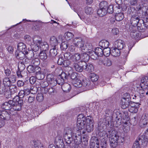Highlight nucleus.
Masks as SVG:
<instances>
[{
  "label": "nucleus",
  "mask_w": 148,
  "mask_h": 148,
  "mask_svg": "<svg viewBox=\"0 0 148 148\" xmlns=\"http://www.w3.org/2000/svg\"><path fill=\"white\" fill-rule=\"evenodd\" d=\"M107 117V118H108ZM106 119H103L98 123V129L100 132L107 133L109 136L110 145L113 148L122 143L124 141L123 138L120 136L115 131L113 130L111 125L110 126L109 121H107Z\"/></svg>",
  "instance_id": "1"
},
{
  "label": "nucleus",
  "mask_w": 148,
  "mask_h": 148,
  "mask_svg": "<svg viewBox=\"0 0 148 148\" xmlns=\"http://www.w3.org/2000/svg\"><path fill=\"white\" fill-rule=\"evenodd\" d=\"M23 104V100L20 99L18 96H15L12 100L5 102L1 106V108L5 110H9V112L12 115H15L16 111L21 110Z\"/></svg>",
  "instance_id": "2"
},
{
  "label": "nucleus",
  "mask_w": 148,
  "mask_h": 148,
  "mask_svg": "<svg viewBox=\"0 0 148 148\" xmlns=\"http://www.w3.org/2000/svg\"><path fill=\"white\" fill-rule=\"evenodd\" d=\"M75 130L72 129L70 128H66L64 133V137L65 139V141L68 144H70L72 141V138L74 134L75 133Z\"/></svg>",
  "instance_id": "3"
},
{
  "label": "nucleus",
  "mask_w": 148,
  "mask_h": 148,
  "mask_svg": "<svg viewBox=\"0 0 148 148\" xmlns=\"http://www.w3.org/2000/svg\"><path fill=\"white\" fill-rule=\"evenodd\" d=\"M86 119L83 114H80L78 116L77 121V127L78 129L77 130L79 131L84 128Z\"/></svg>",
  "instance_id": "4"
},
{
  "label": "nucleus",
  "mask_w": 148,
  "mask_h": 148,
  "mask_svg": "<svg viewBox=\"0 0 148 148\" xmlns=\"http://www.w3.org/2000/svg\"><path fill=\"white\" fill-rule=\"evenodd\" d=\"M85 122L86 130L88 132H91L93 129L94 124L92 118L90 116H87Z\"/></svg>",
  "instance_id": "5"
},
{
  "label": "nucleus",
  "mask_w": 148,
  "mask_h": 148,
  "mask_svg": "<svg viewBox=\"0 0 148 148\" xmlns=\"http://www.w3.org/2000/svg\"><path fill=\"white\" fill-rule=\"evenodd\" d=\"M72 65V67L77 71L81 72L83 71L86 67V63L85 62H79L76 63L73 62Z\"/></svg>",
  "instance_id": "6"
},
{
  "label": "nucleus",
  "mask_w": 148,
  "mask_h": 148,
  "mask_svg": "<svg viewBox=\"0 0 148 148\" xmlns=\"http://www.w3.org/2000/svg\"><path fill=\"white\" fill-rule=\"evenodd\" d=\"M78 55L76 53L72 55L70 53L66 52L64 53V57L66 60H70L73 62H76L79 58Z\"/></svg>",
  "instance_id": "7"
},
{
  "label": "nucleus",
  "mask_w": 148,
  "mask_h": 148,
  "mask_svg": "<svg viewBox=\"0 0 148 148\" xmlns=\"http://www.w3.org/2000/svg\"><path fill=\"white\" fill-rule=\"evenodd\" d=\"M72 138V141L73 140L75 143L77 145L80 144L81 142L82 137L80 131L77 130Z\"/></svg>",
  "instance_id": "8"
},
{
  "label": "nucleus",
  "mask_w": 148,
  "mask_h": 148,
  "mask_svg": "<svg viewBox=\"0 0 148 148\" xmlns=\"http://www.w3.org/2000/svg\"><path fill=\"white\" fill-rule=\"evenodd\" d=\"M141 20L139 19V17L138 15H133L130 19L131 24L134 27H136L138 25H139V22H141Z\"/></svg>",
  "instance_id": "9"
},
{
  "label": "nucleus",
  "mask_w": 148,
  "mask_h": 148,
  "mask_svg": "<svg viewBox=\"0 0 148 148\" xmlns=\"http://www.w3.org/2000/svg\"><path fill=\"white\" fill-rule=\"evenodd\" d=\"M99 141L96 137H92L90 141V148H99Z\"/></svg>",
  "instance_id": "10"
},
{
  "label": "nucleus",
  "mask_w": 148,
  "mask_h": 148,
  "mask_svg": "<svg viewBox=\"0 0 148 148\" xmlns=\"http://www.w3.org/2000/svg\"><path fill=\"white\" fill-rule=\"evenodd\" d=\"M90 82L88 79H84L82 82V88L84 91H86L90 89Z\"/></svg>",
  "instance_id": "11"
},
{
  "label": "nucleus",
  "mask_w": 148,
  "mask_h": 148,
  "mask_svg": "<svg viewBox=\"0 0 148 148\" xmlns=\"http://www.w3.org/2000/svg\"><path fill=\"white\" fill-rule=\"evenodd\" d=\"M76 54H79L78 56L79 57V58L77 60V62L80 60H81V62L86 63V62H88L89 59V56L85 52L81 53V55L79 53H77Z\"/></svg>",
  "instance_id": "12"
},
{
  "label": "nucleus",
  "mask_w": 148,
  "mask_h": 148,
  "mask_svg": "<svg viewBox=\"0 0 148 148\" xmlns=\"http://www.w3.org/2000/svg\"><path fill=\"white\" fill-rule=\"evenodd\" d=\"M73 42L76 47L79 48L83 46V44H84V42L83 41L82 38L79 37L75 38Z\"/></svg>",
  "instance_id": "13"
},
{
  "label": "nucleus",
  "mask_w": 148,
  "mask_h": 148,
  "mask_svg": "<svg viewBox=\"0 0 148 148\" xmlns=\"http://www.w3.org/2000/svg\"><path fill=\"white\" fill-rule=\"evenodd\" d=\"M130 100L125 99L124 98H122L121 100V108L123 109H125L128 107Z\"/></svg>",
  "instance_id": "14"
},
{
  "label": "nucleus",
  "mask_w": 148,
  "mask_h": 148,
  "mask_svg": "<svg viewBox=\"0 0 148 148\" xmlns=\"http://www.w3.org/2000/svg\"><path fill=\"white\" fill-rule=\"evenodd\" d=\"M125 46L124 42L121 40H117L115 42V47L119 49H122Z\"/></svg>",
  "instance_id": "15"
},
{
  "label": "nucleus",
  "mask_w": 148,
  "mask_h": 148,
  "mask_svg": "<svg viewBox=\"0 0 148 148\" xmlns=\"http://www.w3.org/2000/svg\"><path fill=\"white\" fill-rule=\"evenodd\" d=\"M36 70H38V71H36V78L38 80L43 79L45 77V75L43 73H42L41 72L40 68V67H37Z\"/></svg>",
  "instance_id": "16"
},
{
  "label": "nucleus",
  "mask_w": 148,
  "mask_h": 148,
  "mask_svg": "<svg viewBox=\"0 0 148 148\" xmlns=\"http://www.w3.org/2000/svg\"><path fill=\"white\" fill-rule=\"evenodd\" d=\"M140 88L139 89L138 91L140 94L143 95L145 94L146 95H148V86H143L142 85L140 86Z\"/></svg>",
  "instance_id": "17"
},
{
  "label": "nucleus",
  "mask_w": 148,
  "mask_h": 148,
  "mask_svg": "<svg viewBox=\"0 0 148 148\" xmlns=\"http://www.w3.org/2000/svg\"><path fill=\"white\" fill-rule=\"evenodd\" d=\"M42 39L41 38L37 36H34L32 42L33 44L36 45H40L42 42Z\"/></svg>",
  "instance_id": "18"
},
{
  "label": "nucleus",
  "mask_w": 148,
  "mask_h": 148,
  "mask_svg": "<svg viewBox=\"0 0 148 148\" xmlns=\"http://www.w3.org/2000/svg\"><path fill=\"white\" fill-rule=\"evenodd\" d=\"M50 43L51 45L53 47H57L58 42L56 38L54 36L51 37L50 38Z\"/></svg>",
  "instance_id": "19"
},
{
  "label": "nucleus",
  "mask_w": 148,
  "mask_h": 148,
  "mask_svg": "<svg viewBox=\"0 0 148 148\" xmlns=\"http://www.w3.org/2000/svg\"><path fill=\"white\" fill-rule=\"evenodd\" d=\"M62 85V88L64 92H68L70 91L71 89L70 84L66 83Z\"/></svg>",
  "instance_id": "20"
},
{
  "label": "nucleus",
  "mask_w": 148,
  "mask_h": 148,
  "mask_svg": "<svg viewBox=\"0 0 148 148\" xmlns=\"http://www.w3.org/2000/svg\"><path fill=\"white\" fill-rule=\"evenodd\" d=\"M120 49L115 47L111 50V54L113 56H120L121 53Z\"/></svg>",
  "instance_id": "21"
},
{
  "label": "nucleus",
  "mask_w": 148,
  "mask_h": 148,
  "mask_svg": "<svg viewBox=\"0 0 148 148\" xmlns=\"http://www.w3.org/2000/svg\"><path fill=\"white\" fill-rule=\"evenodd\" d=\"M60 80V79L56 80L53 78H47V81L49 82L48 84L49 83L51 86H56L57 83L60 84V83H58L59 82Z\"/></svg>",
  "instance_id": "22"
},
{
  "label": "nucleus",
  "mask_w": 148,
  "mask_h": 148,
  "mask_svg": "<svg viewBox=\"0 0 148 148\" xmlns=\"http://www.w3.org/2000/svg\"><path fill=\"white\" fill-rule=\"evenodd\" d=\"M25 55V52L23 51H18L15 52V55L16 58L20 60L24 59V58Z\"/></svg>",
  "instance_id": "23"
},
{
  "label": "nucleus",
  "mask_w": 148,
  "mask_h": 148,
  "mask_svg": "<svg viewBox=\"0 0 148 148\" xmlns=\"http://www.w3.org/2000/svg\"><path fill=\"white\" fill-rule=\"evenodd\" d=\"M17 48L19 51H22L25 52L27 49L26 45L23 42H20L18 43Z\"/></svg>",
  "instance_id": "24"
},
{
  "label": "nucleus",
  "mask_w": 148,
  "mask_h": 148,
  "mask_svg": "<svg viewBox=\"0 0 148 148\" xmlns=\"http://www.w3.org/2000/svg\"><path fill=\"white\" fill-rule=\"evenodd\" d=\"M9 117V114L5 111H3L0 113V118L2 119L7 120Z\"/></svg>",
  "instance_id": "25"
},
{
  "label": "nucleus",
  "mask_w": 148,
  "mask_h": 148,
  "mask_svg": "<svg viewBox=\"0 0 148 148\" xmlns=\"http://www.w3.org/2000/svg\"><path fill=\"white\" fill-rule=\"evenodd\" d=\"M48 84L46 82H43L40 84L41 87L42 88V91L43 93L46 94L48 92V88L47 87Z\"/></svg>",
  "instance_id": "26"
},
{
  "label": "nucleus",
  "mask_w": 148,
  "mask_h": 148,
  "mask_svg": "<svg viewBox=\"0 0 148 148\" xmlns=\"http://www.w3.org/2000/svg\"><path fill=\"white\" fill-rule=\"evenodd\" d=\"M142 139H139V140L138 141L136 140L134 143L132 148H140V143L142 142V144H143V142L142 141ZM147 142L146 141H144L143 144H146Z\"/></svg>",
  "instance_id": "27"
},
{
  "label": "nucleus",
  "mask_w": 148,
  "mask_h": 148,
  "mask_svg": "<svg viewBox=\"0 0 148 148\" xmlns=\"http://www.w3.org/2000/svg\"><path fill=\"white\" fill-rule=\"evenodd\" d=\"M122 2L127 1L131 6H136L138 5V0H121Z\"/></svg>",
  "instance_id": "28"
},
{
  "label": "nucleus",
  "mask_w": 148,
  "mask_h": 148,
  "mask_svg": "<svg viewBox=\"0 0 148 148\" xmlns=\"http://www.w3.org/2000/svg\"><path fill=\"white\" fill-rule=\"evenodd\" d=\"M41 50L46 51L49 49V45L46 42H42L39 46Z\"/></svg>",
  "instance_id": "29"
},
{
  "label": "nucleus",
  "mask_w": 148,
  "mask_h": 148,
  "mask_svg": "<svg viewBox=\"0 0 148 148\" xmlns=\"http://www.w3.org/2000/svg\"><path fill=\"white\" fill-rule=\"evenodd\" d=\"M99 44L100 46L104 49L108 47L109 42L106 40H102L99 42Z\"/></svg>",
  "instance_id": "30"
},
{
  "label": "nucleus",
  "mask_w": 148,
  "mask_h": 148,
  "mask_svg": "<svg viewBox=\"0 0 148 148\" xmlns=\"http://www.w3.org/2000/svg\"><path fill=\"white\" fill-rule=\"evenodd\" d=\"M82 81L78 78L75 80H73L72 83L75 87L79 88L82 86Z\"/></svg>",
  "instance_id": "31"
},
{
  "label": "nucleus",
  "mask_w": 148,
  "mask_h": 148,
  "mask_svg": "<svg viewBox=\"0 0 148 148\" xmlns=\"http://www.w3.org/2000/svg\"><path fill=\"white\" fill-rule=\"evenodd\" d=\"M115 19L117 21H121L124 18V16L123 13L119 12L116 13L115 16Z\"/></svg>",
  "instance_id": "32"
},
{
  "label": "nucleus",
  "mask_w": 148,
  "mask_h": 148,
  "mask_svg": "<svg viewBox=\"0 0 148 148\" xmlns=\"http://www.w3.org/2000/svg\"><path fill=\"white\" fill-rule=\"evenodd\" d=\"M57 47H53V48L51 49L50 51L49 56L52 57L56 56L58 53L57 51Z\"/></svg>",
  "instance_id": "33"
},
{
  "label": "nucleus",
  "mask_w": 148,
  "mask_h": 148,
  "mask_svg": "<svg viewBox=\"0 0 148 148\" xmlns=\"http://www.w3.org/2000/svg\"><path fill=\"white\" fill-rule=\"evenodd\" d=\"M140 86L142 85L143 86H148V77L145 76L142 77L141 80Z\"/></svg>",
  "instance_id": "34"
},
{
  "label": "nucleus",
  "mask_w": 148,
  "mask_h": 148,
  "mask_svg": "<svg viewBox=\"0 0 148 148\" xmlns=\"http://www.w3.org/2000/svg\"><path fill=\"white\" fill-rule=\"evenodd\" d=\"M86 67L84 69L86 70L88 73H90L92 72L94 70V68L93 65L90 64H87L86 63Z\"/></svg>",
  "instance_id": "35"
},
{
  "label": "nucleus",
  "mask_w": 148,
  "mask_h": 148,
  "mask_svg": "<svg viewBox=\"0 0 148 148\" xmlns=\"http://www.w3.org/2000/svg\"><path fill=\"white\" fill-rule=\"evenodd\" d=\"M98 14L100 17H103L107 13L106 10L104 9H101L100 8L97 11Z\"/></svg>",
  "instance_id": "36"
},
{
  "label": "nucleus",
  "mask_w": 148,
  "mask_h": 148,
  "mask_svg": "<svg viewBox=\"0 0 148 148\" xmlns=\"http://www.w3.org/2000/svg\"><path fill=\"white\" fill-rule=\"evenodd\" d=\"M40 59L43 61L46 60L47 58L46 51H41L39 55Z\"/></svg>",
  "instance_id": "37"
},
{
  "label": "nucleus",
  "mask_w": 148,
  "mask_h": 148,
  "mask_svg": "<svg viewBox=\"0 0 148 148\" xmlns=\"http://www.w3.org/2000/svg\"><path fill=\"white\" fill-rule=\"evenodd\" d=\"M9 90L12 95L17 93L18 92L17 87L14 85H11L10 86Z\"/></svg>",
  "instance_id": "38"
},
{
  "label": "nucleus",
  "mask_w": 148,
  "mask_h": 148,
  "mask_svg": "<svg viewBox=\"0 0 148 148\" xmlns=\"http://www.w3.org/2000/svg\"><path fill=\"white\" fill-rule=\"evenodd\" d=\"M25 53L27 58L30 60H31L34 56V54L33 51H26L25 52Z\"/></svg>",
  "instance_id": "39"
},
{
  "label": "nucleus",
  "mask_w": 148,
  "mask_h": 148,
  "mask_svg": "<svg viewBox=\"0 0 148 148\" xmlns=\"http://www.w3.org/2000/svg\"><path fill=\"white\" fill-rule=\"evenodd\" d=\"M24 39L26 43L29 45H31L32 42V38L28 35H26L24 37Z\"/></svg>",
  "instance_id": "40"
},
{
  "label": "nucleus",
  "mask_w": 148,
  "mask_h": 148,
  "mask_svg": "<svg viewBox=\"0 0 148 148\" xmlns=\"http://www.w3.org/2000/svg\"><path fill=\"white\" fill-rule=\"evenodd\" d=\"M95 53L97 56H102L103 55V52L102 49L100 47H97L95 50Z\"/></svg>",
  "instance_id": "41"
},
{
  "label": "nucleus",
  "mask_w": 148,
  "mask_h": 148,
  "mask_svg": "<svg viewBox=\"0 0 148 148\" xmlns=\"http://www.w3.org/2000/svg\"><path fill=\"white\" fill-rule=\"evenodd\" d=\"M37 67H39L38 66L36 67L33 65H30L28 66L27 68V70L29 73H33L35 72L37 70H36Z\"/></svg>",
  "instance_id": "42"
},
{
  "label": "nucleus",
  "mask_w": 148,
  "mask_h": 148,
  "mask_svg": "<svg viewBox=\"0 0 148 148\" xmlns=\"http://www.w3.org/2000/svg\"><path fill=\"white\" fill-rule=\"evenodd\" d=\"M104 65L106 66H110L112 65L111 61L108 58H106L102 61Z\"/></svg>",
  "instance_id": "43"
},
{
  "label": "nucleus",
  "mask_w": 148,
  "mask_h": 148,
  "mask_svg": "<svg viewBox=\"0 0 148 148\" xmlns=\"http://www.w3.org/2000/svg\"><path fill=\"white\" fill-rule=\"evenodd\" d=\"M60 78H61V81L62 83H63L64 80L68 79L69 75L66 74L64 72H62L61 74L60 75Z\"/></svg>",
  "instance_id": "44"
},
{
  "label": "nucleus",
  "mask_w": 148,
  "mask_h": 148,
  "mask_svg": "<svg viewBox=\"0 0 148 148\" xmlns=\"http://www.w3.org/2000/svg\"><path fill=\"white\" fill-rule=\"evenodd\" d=\"M108 6V3L106 1H101L100 3L99 4L100 8L102 9L105 8V9L106 10Z\"/></svg>",
  "instance_id": "45"
},
{
  "label": "nucleus",
  "mask_w": 148,
  "mask_h": 148,
  "mask_svg": "<svg viewBox=\"0 0 148 148\" xmlns=\"http://www.w3.org/2000/svg\"><path fill=\"white\" fill-rule=\"evenodd\" d=\"M31 63L36 67L39 65L40 63L39 59L38 58L34 59L32 60Z\"/></svg>",
  "instance_id": "46"
},
{
  "label": "nucleus",
  "mask_w": 148,
  "mask_h": 148,
  "mask_svg": "<svg viewBox=\"0 0 148 148\" xmlns=\"http://www.w3.org/2000/svg\"><path fill=\"white\" fill-rule=\"evenodd\" d=\"M103 54L106 56H108L110 53L111 54V50L109 48H104L103 50Z\"/></svg>",
  "instance_id": "47"
},
{
  "label": "nucleus",
  "mask_w": 148,
  "mask_h": 148,
  "mask_svg": "<svg viewBox=\"0 0 148 148\" xmlns=\"http://www.w3.org/2000/svg\"><path fill=\"white\" fill-rule=\"evenodd\" d=\"M73 36V34L70 32H68L65 33V37L66 40H71Z\"/></svg>",
  "instance_id": "48"
},
{
  "label": "nucleus",
  "mask_w": 148,
  "mask_h": 148,
  "mask_svg": "<svg viewBox=\"0 0 148 148\" xmlns=\"http://www.w3.org/2000/svg\"><path fill=\"white\" fill-rule=\"evenodd\" d=\"M43 94L41 93H38L36 97L37 101L39 102L42 101L43 100Z\"/></svg>",
  "instance_id": "49"
},
{
  "label": "nucleus",
  "mask_w": 148,
  "mask_h": 148,
  "mask_svg": "<svg viewBox=\"0 0 148 148\" xmlns=\"http://www.w3.org/2000/svg\"><path fill=\"white\" fill-rule=\"evenodd\" d=\"M5 97L7 98H9L11 97V96L12 95L11 93V92L10 90L6 89L4 93Z\"/></svg>",
  "instance_id": "50"
},
{
  "label": "nucleus",
  "mask_w": 148,
  "mask_h": 148,
  "mask_svg": "<svg viewBox=\"0 0 148 148\" xmlns=\"http://www.w3.org/2000/svg\"><path fill=\"white\" fill-rule=\"evenodd\" d=\"M99 78L98 75H96L95 74L92 73L91 74V80L93 82L97 81Z\"/></svg>",
  "instance_id": "51"
},
{
  "label": "nucleus",
  "mask_w": 148,
  "mask_h": 148,
  "mask_svg": "<svg viewBox=\"0 0 148 148\" xmlns=\"http://www.w3.org/2000/svg\"><path fill=\"white\" fill-rule=\"evenodd\" d=\"M89 56H90L91 58L93 59H95L97 58V54L95 53V51L91 50L90 51H89Z\"/></svg>",
  "instance_id": "52"
},
{
  "label": "nucleus",
  "mask_w": 148,
  "mask_h": 148,
  "mask_svg": "<svg viewBox=\"0 0 148 148\" xmlns=\"http://www.w3.org/2000/svg\"><path fill=\"white\" fill-rule=\"evenodd\" d=\"M93 10L92 8L89 7H86L85 8V12L87 14H90L93 13Z\"/></svg>",
  "instance_id": "53"
},
{
  "label": "nucleus",
  "mask_w": 148,
  "mask_h": 148,
  "mask_svg": "<svg viewBox=\"0 0 148 148\" xmlns=\"http://www.w3.org/2000/svg\"><path fill=\"white\" fill-rule=\"evenodd\" d=\"M130 36L133 38L137 39L139 36V34L136 32H132L130 33Z\"/></svg>",
  "instance_id": "54"
},
{
  "label": "nucleus",
  "mask_w": 148,
  "mask_h": 148,
  "mask_svg": "<svg viewBox=\"0 0 148 148\" xmlns=\"http://www.w3.org/2000/svg\"><path fill=\"white\" fill-rule=\"evenodd\" d=\"M128 12L131 16V17L133 15H137L138 14L136 11L134 9H129L128 10Z\"/></svg>",
  "instance_id": "55"
},
{
  "label": "nucleus",
  "mask_w": 148,
  "mask_h": 148,
  "mask_svg": "<svg viewBox=\"0 0 148 148\" xmlns=\"http://www.w3.org/2000/svg\"><path fill=\"white\" fill-rule=\"evenodd\" d=\"M82 145L83 147H85L88 144V140L86 138L84 137L82 140H81Z\"/></svg>",
  "instance_id": "56"
},
{
  "label": "nucleus",
  "mask_w": 148,
  "mask_h": 148,
  "mask_svg": "<svg viewBox=\"0 0 148 148\" xmlns=\"http://www.w3.org/2000/svg\"><path fill=\"white\" fill-rule=\"evenodd\" d=\"M68 47V44L67 42H63L62 43L61 45V49L63 50H65Z\"/></svg>",
  "instance_id": "57"
},
{
  "label": "nucleus",
  "mask_w": 148,
  "mask_h": 148,
  "mask_svg": "<svg viewBox=\"0 0 148 148\" xmlns=\"http://www.w3.org/2000/svg\"><path fill=\"white\" fill-rule=\"evenodd\" d=\"M32 45H30L31 46V48L32 49V51H33V52L34 51V52H36L37 51L39 48V45H35L33 43L32 44Z\"/></svg>",
  "instance_id": "58"
},
{
  "label": "nucleus",
  "mask_w": 148,
  "mask_h": 148,
  "mask_svg": "<svg viewBox=\"0 0 148 148\" xmlns=\"http://www.w3.org/2000/svg\"><path fill=\"white\" fill-rule=\"evenodd\" d=\"M71 62V61H70L68 60H64L62 66L67 67L69 65H71L72 66V65L73 64V62Z\"/></svg>",
  "instance_id": "59"
},
{
  "label": "nucleus",
  "mask_w": 148,
  "mask_h": 148,
  "mask_svg": "<svg viewBox=\"0 0 148 148\" xmlns=\"http://www.w3.org/2000/svg\"><path fill=\"white\" fill-rule=\"evenodd\" d=\"M107 13L112 14L113 12V5H110L107 8Z\"/></svg>",
  "instance_id": "60"
},
{
  "label": "nucleus",
  "mask_w": 148,
  "mask_h": 148,
  "mask_svg": "<svg viewBox=\"0 0 148 148\" xmlns=\"http://www.w3.org/2000/svg\"><path fill=\"white\" fill-rule=\"evenodd\" d=\"M138 108L137 107L129 108L128 110L131 112L136 113L138 111Z\"/></svg>",
  "instance_id": "61"
},
{
  "label": "nucleus",
  "mask_w": 148,
  "mask_h": 148,
  "mask_svg": "<svg viewBox=\"0 0 148 148\" xmlns=\"http://www.w3.org/2000/svg\"><path fill=\"white\" fill-rule=\"evenodd\" d=\"M68 75H70V77L72 79V81L73 80H75L76 79H77V73L75 72L73 73L71 75L69 73Z\"/></svg>",
  "instance_id": "62"
},
{
  "label": "nucleus",
  "mask_w": 148,
  "mask_h": 148,
  "mask_svg": "<svg viewBox=\"0 0 148 148\" xmlns=\"http://www.w3.org/2000/svg\"><path fill=\"white\" fill-rule=\"evenodd\" d=\"M148 120L147 119H143L140 122V125L141 126L145 127V125H147L148 123Z\"/></svg>",
  "instance_id": "63"
},
{
  "label": "nucleus",
  "mask_w": 148,
  "mask_h": 148,
  "mask_svg": "<svg viewBox=\"0 0 148 148\" xmlns=\"http://www.w3.org/2000/svg\"><path fill=\"white\" fill-rule=\"evenodd\" d=\"M34 146L35 148H41L42 144L39 142L35 141L34 142Z\"/></svg>",
  "instance_id": "64"
}]
</instances>
